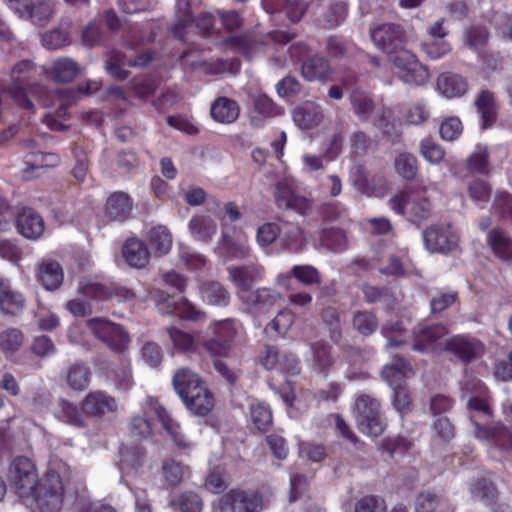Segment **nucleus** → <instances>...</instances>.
Listing matches in <instances>:
<instances>
[{
  "label": "nucleus",
  "mask_w": 512,
  "mask_h": 512,
  "mask_svg": "<svg viewBox=\"0 0 512 512\" xmlns=\"http://www.w3.org/2000/svg\"><path fill=\"white\" fill-rule=\"evenodd\" d=\"M312 367L315 371L326 373L334 363L331 354V346L325 342L318 341L312 344Z\"/></svg>",
  "instance_id": "nucleus-41"
},
{
  "label": "nucleus",
  "mask_w": 512,
  "mask_h": 512,
  "mask_svg": "<svg viewBox=\"0 0 512 512\" xmlns=\"http://www.w3.org/2000/svg\"><path fill=\"white\" fill-rule=\"evenodd\" d=\"M162 470L165 480L170 486L178 485L189 474L187 466H183L174 460L163 462Z\"/></svg>",
  "instance_id": "nucleus-56"
},
{
  "label": "nucleus",
  "mask_w": 512,
  "mask_h": 512,
  "mask_svg": "<svg viewBox=\"0 0 512 512\" xmlns=\"http://www.w3.org/2000/svg\"><path fill=\"white\" fill-rule=\"evenodd\" d=\"M280 244L284 249L292 252H301L306 245L305 232L302 227L293 223H286L279 236Z\"/></svg>",
  "instance_id": "nucleus-31"
},
{
  "label": "nucleus",
  "mask_w": 512,
  "mask_h": 512,
  "mask_svg": "<svg viewBox=\"0 0 512 512\" xmlns=\"http://www.w3.org/2000/svg\"><path fill=\"white\" fill-rule=\"evenodd\" d=\"M181 400L191 413L198 416L207 415L214 407V396L206 385Z\"/></svg>",
  "instance_id": "nucleus-24"
},
{
  "label": "nucleus",
  "mask_w": 512,
  "mask_h": 512,
  "mask_svg": "<svg viewBox=\"0 0 512 512\" xmlns=\"http://www.w3.org/2000/svg\"><path fill=\"white\" fill-rule=\"evenodd\" d=\"M189 229L201 240H209L216 233L217 224L209 216L196 215L190 220Z\"/></svg>",
  "instance_id": "nucleus-48"
},
{
  "label": "nucleus",
  "mask_w": 512,
  "mask_h": 512,
  "mask_svg": "<svg viewBox=\"0 0 512 512\" xmlns=\"http://www.w3.org/2000/svg\"><path fill=\"white\" fill-rule=\"evenodd\" d=\"M78 291L82 295L96 300H106L112 296V290L110 288L99 282L90 280H82L79 283Z\"/></svg>",
  "instance_id": "nucleus-57"
},
{
  "label": "nucleus",
  "mask_w": 512,
  "mask_h": 512,
  "mask_svg": "<svg viewBox=\"0 0 512 512\" xmlns=\"http://www.w3.org/2000/svg\"><path fill=\"white\" fill-rule=\"evenodd\" d=\"M147 240L154 253L160 256L167 254L172 247V235L163 225L152 227L148 232Z\"/></svg>",
  "instance_id": "nucleus-37"
},
{
  "label": "nucleus",
  "mask_w": 512,
  "mask_h": 512,
  "mask_svg": "<svg viewBox=\"0 0 512 512\" xmlns=\"http://www.w3.org/2000/svg\"><path fill=\"white\" fill-rule=\"evenodd\" d=\"M349 100L353 113L361 120H369L376 110L372 95L361 88L353 89Z\"/></svg>",
  "instance_id": "nucleus-29"
},
{
  "label": "nucleus",
  "mask_w": 512,
  "mask_h": 512,
  "mask_svg": "<svg viewBox=\"0 0 512 512\" xmlns=\"http://www.w3.org/2000/svg\"><path fill=\"white\" fill-rule=\"evenodd\" d=\"M24 146L29 150L23 160L26 179L41 175L46 168L55 167L60 161L58 155L54 153L35 151L36 142L33 139L25 140Z\"/></svg>",
  "instance_id": "nucleus-10"
},
{
  "label": "nucleus",
  "mask_w": 512,
  "mask_h": 512,
  "mask_svg": "<svg viewBox=\"0 0 512 512\" xmlns=\"http://www.w3.org/2000/svg\"><path fill=\"white\" fill-rule=\"evenodd\" d=\"M471 494L486 504L491 503L496 497L497 491L494 485L486 478L474 481L470 487Z\"/></svg>",
  "instance_id": "nucleus-58"
},
{
  "label": "nucleus",
  "mask_w": 512,
  "mask_h": 512,
  "mask_svg": "<svg viewBox=\"0 0 512 512\" xmlns=\"http://www.w3.org/2000/svg\"><path fill=\"white\" fill-rule=\"evenodd\" d=\"M379 413H382L379 400L365 393L357 395L354 403L355 420L361 419L362 416L371 417Z\"/></svg>",
  "instance_id": "nucleus-49"
},
{
  "label": "nucleus",
  "mask_w": 512,
  "mask_h": 512,
  "mask_svg": "<svg viewBox=\"0 0 512 512\" xmlns=\"http://www.w3.org/2000/svg\"><path fill=\"white\" fill-rule=\"evenodd\" d=\"M64 501V483L59 472L50 469L36 486L28 502H34L39 512H60Z\"/></svg>",
  "instance_id": "nucleus-1"
},
{
  "label": "nucleus",
  "mask_w": 512,
  "mask_h": 512,
  "mask_svg": "<svg viewBox=\"0 0 512 512\" xmlns=\"http://www.w3.org/2000/svg\"><path fill=\"white\" fill-rule=\"evenodd\" d=\"M167 332L175 349L182 352L194 350L195 340L192 335L174 327L167 328Z\"/></svg>",
  "instance_id": "nucleus-61"
},
{
  "label": "nucleus",
  "mask_w": 512,
  "mask_h": 512,
  "mask_svg": "<svg viewBox=\"0 0 512 512\" xmlns=\"http://www.w3.org/2000/svg\"><path fill=\"white\" fill-rule=\"evenodd\" d=\"M466 80L453 73H443L437 79V88L439 92L447 98L460 97L467 91Z\"/></svg>",
  "instance_id": "nucleus-32"
},
{
  "label": "nucleus",
  "mask_w": 512,
  "mask_h": 512,
  "mask_svg": "<svg viewBox=\"0 0 512 512\" xmlns=\"http://www.w3.org/2000/svg\"><path fill=\"white\" fill-rule=\"evenodd\" d=\"M133 202L128 194L114 192L109 196L105 204L106 214L113 220L124 221L131 214Z\"/></svg>",
  "instance_id": "nucleus-27"
},
{
  "label": "nucleus",
  "mask_w": 512,
  "mask_h": 512,
  "mask_svg": "<svg viewBox=\"0 0 512 512\" xmlns=\"http://www.w3.org/2000/svg\"><path fill=\"white\" fill-rule=\"evenodd\" d=\"M37 73V66L30 59H22L15 63L10 70V83L7 93L25 109H32L33 103L27 98V93L32 92L33 76Z\"/></svg>",
  "instance_id": "nucleus-2"
},
{
  "label": "nucleus",
  "mask_w": 512,
  "mask_h": 512,
  "mask_svg": "<svg viewBox=\"0 0 512 512\" xmlns=\"http://www.w3.org/2000/svg\"><path fill=\"white\" fill-rule=\"evenodd\" d=\"M91 370L83 363H74L66 371V384L74 391L85 390L91 380Z\"/></svg>",
  "instance_id": "nucleus-35"
},
{
  "label": "nucleus",
  "mask_w": 512,
  "mask_h": 512,
  "mask_svg": "<svg viewBox=\"0 0 512 512\" xmlns=\"http://www.w3.org/2000/svg\"><path fill=\"white\" fill-rule=\"evenodd\" d=\"M9 478L16 494L25 503L33 496L40 482L35 465L29 458L23 456L16 457L12 461Z\"/></svg>",
  "instance_id": "nucleus-3"
},
{
  "label": "nucleus",
  "mask_w": 512,
  "mask_h": 512,
  "mask_svg": "<svg viewBox=\"0 0 512 512\" xmlns=\"http://www.w3.org/2000/svg\"><path fill=\"white\" fill-rule=\"evenodd\" d=\"M320 245L332 252H342L348 246L344 230L339 228H323L320 232Z\"/></svg>",
  "instance_id": "nucleus-39"
},
{
  "label": "nucleus",
  "mask_w": 512,
  "mask_h": 512,
  "mask_svg": "<svg viewBox=\"0 0 512 512\" xmlns=\"http://www.w3.org/2000/svg\"><path fill=\"white\" fill-rule=\"evenodd\" d=\"M87 326L111 350L122 353L128 347L129 336L120 325L103 318H93L87 321Z\"/></svg>",
  "instance_id": "nucleus-5"
},
{
  "label": "nucleus",
  "mask_w": 512,
  "mask_h": 512,
  "mask_svg": "<svg viewBox=\"0 0 512 512\" xmlns=\"http://www.w3.org/2000/svg\"><path fill=\"white\" fill-rule=\"evenodd\" d=\"M16 228L23 237L35 240L44 232V221L34 209L23 207L17 212Z\"/></svg>",
  "instance_id": "nucleus-19"
},
{
  "label": "nucleus",
  "mask_w": 512,
  "mask_h": 512,
  "mask_svg": "<svg viewBox=\"0 0 512 512\" xmlns=\"http://www.w3.org/2000/svg\"><path fill=\"white\" fill-rule=\"evenodd\" d=\"M253 105L255 110L266 117H273L282 114V110L271 98L263 93H257L253 96Z\"/></svg>",
  "instance_id": "nucleus-60"
},
{
  "label": "nucleus",
  "mask_w": 512,
  "mask_h": 512,
  "mask_svg": "<svg viewBox=\"0 0 512 512\" xmlns=\"http://www.w3.org/2000/svg\"><path fill=\"white\" fill-rule=\"evenodd\" d=\"M219 249L222 254L229 258H245L250 252L248 239L243 233H239L235 240L223 234Z\"/></svg>",
  "instance_id": "nucleus-38"
},
{
  "label": "nucleus",
  "mask_w": 512,
  "mask_h": 512,
  "mask_svg": "<svg viewBox=\"0 0 512 512\" xmlns=\"http://www.w3.org/2000/svg\"><path fill=\"white\" fill-rule=\"evenodd\" d=\"M390 207L414 220L426 219L431 211L430 201L414 193L402 192L390 199Z\"/></svg>",
  "instance_id": "nucleus-6"
},
{
  "label": "nucleus",
  "mask_w": 512,
  "mask_h": 512,
  "mask_svg": "<svg viewBox=\"0 0 512 512\" xmlns=\"http://www.w3.org/2000/svg\"><path fill=\"white\" fill-rule=\"evenodd\" d=\"M152 423L147 416V412L143 416H133L130 421V433L132 437L142 440L152 435Z\"/></svg>",
  "instance_id": "nucleus-59"
},
{
  "label": "nucleus",
  "mask_w": 512,
  "mask_h": 512,
  "mask_svg": "<svg viewBox=\"0 0 512 512\" xmlns=\"http://www.w3.org/2000/svg\"><path fill=\"white\" fill-rule=\"evenodd\" d=\"M231 281L238 288L239 298L247 295L254 283L262 280L263 268L259 265L250 264L245 266H234L228 268Z\"/></svg>",
  "instance_id": "nucleus-16"
},
{
  "label": "nucleus",
  "mask_w": 512,
  "mask_h": 512,
  "mask_svg": "<svg viewBox=\"0 0 512 512\" xmlns=\"http://www.w3.org/2000/svg\"><path fill=\"white\" fill-rule=\"evenodd\" d=\"M445 349L455 354L462 362L469 363L484 352V345L478 339L457 335L445 342Z\"/></svg>",
  "instance_id": "nucleus-15"
},
{
  "label": "nucleus",
  "mask_w": 512,
  "mask_h": 512,
  "mask_svg": "<svg viewBox=\"0 0 512 512\" xmlns=\"http://www.w3.org/2000/svg\"><path fill=\"white\" fill-rule=\"evenodd\" d=\"M291 275L306 286L320 285L322 276L317 268L312 265H294Z\"/></svg>",
  "instance_id": "nucleus-54"
},
{
  "label": "nucleus",
  "mask_w": 512,
  "mask_h": 512,
  "mask_svg": "<svg viewBox=\"0 0 512 512\" xmlns=\"http://www.w3.org/2000/svg\"><path fill=\"white\" fill-rule=\"evenodd\" d=\"M25 306V298L11 288L7 279L0 277V308L7 314H18Z\"/></svg>",
  "instance_id": "nucleus-26"
},
{
  "label": "nucleus",
  "mask_w": 512,
  "mask_h": 512,
  "mask_svg": "<svg viewBox=\"0 0 512 512\" xmlns=\"http://www.w3.org/2000/svg\"><path fill=\"white\" fill-rule=\"evenodd\" d=\"M412 371L410 363L406 359L397 356L394 358L393 363L383 368L381 376L395 390L405 387L406 378Z\"/></svg>",
  "instance_id": "nucleus-21"
},
{
  "label": "nucleus",
  "mask_w": 512,
  "mask_h": 512,
  "mask_svg": "<svg viewBox=\"0 0 512 512\" xmlns=\"http://www.w3.org/2000/svg\"><path fill=\"white\" fill-rule=\"evenodd\" d=\"M358 430L369 437L377 438L386 429L387 421L383 413L374 416H362L356 420Z\"/></svg>",
  "instance_id": "nucleus-44"
},
{
  "label": "nucleus",
  "mask_w": 512,
  "mask_h": 512,
  "mask_svg": "<svg viewBox=\"0 0 512 512\" xmlns=\"http://www.w3.org/2000/svg\"><path fill=\"white\" fill-rule=\"evenodd\" d=\"M63 270L56 261L44 259L39 264L38 278L45 289L54 291L60 287L63 281Z\"/></svg>",
  "instance_id": "nucleus-30"
},
{
  "label": "nucleus",
  "mask_w": 512,
  "mask_h": 512,
  "mask_svg": "<svg viewBox=\"0 0 512 512\" xmlns=\"http://www.w3.org/2000/svg\"><path fill=\"white\" fill-rule=\"evenodd\" d=\"M250 417L255 427L262 432L267 431L272 425V412L264 402H252L250 405Z\"/></svg>",
  "instance_id": "nucleus-50"
},
{
  "label": "nucleus",
  "mask_w": 512,
  "mask_h": 512,
  "mask_svg": "<svg viewBox=\"0 0 512 512\" xmlns=\"http://www.w3.org/2000/svg\"><path fill=\"white\" fill-rule=\"evenodd\" d=\"M294 123L303 130H310L318 126L323 120L321 107L311 101H307L297 106L293 110Z\"/></svg>",
  "instance_id": "nucleus-20"
},
{
  "label": "nucleus",
  "mask_w": 512,
  "mask_h": 512,
  "mask_svg": "<svg viewBox=\"0 0 512 512\" xmlns=\"http://www.w3.org/2000/svg\"><path fill=\"white\" fill-rule=\"evenodd\" d=\"M475 105L481 117V127L487 129L493 125L496 120V104L494 94L483 90L477 97Z\"/></svg>",
  "instance_id": "nucleus-34"
},
{
  "label": "nucleus",
  "mask_w": 512,
  "mask_h": 512,
  "mask_svg": "<svg viewBox=\"0 0 512 512\" xmlns=\"http://www.w3.org/2000/svg\"><path fill=\"white\" fill-rule=\"evenodd\" d=\"M352 324L361 335L369 336L376 331L378 320L373 312L357 311L353 315Z\"/></svg>",
  "instance_id": "nucleus-52"
},
{
  "label": "nucleus",
  "mask_w": 512,
  "mask_h": 512,
  "mask_svg": "<svg viewBox=\"0 0 512 512\" xmlns=\"http://www.w3.org/2000/svg\"><path fill=\"white\" fill-rule=\"evenodd\" d=\"M420 154L431 164H439L445 156L444 149L430 139H423L420 142Z\"/></svg>",
  "instance_id": "nucleus-62"
},
{
  "label": "nucleus",
  "mask_w": 512,
  "mask_h": 512,
  "mask_svg": "<svg viewBox=\"0 0 512 512\" xmlns=\"http://www.w3.org/2000/svg\"><path fill=\"white\" fill-rule=\"evenodd\" d=\"M175 17L172 32L176 37L183 38L184 30L192 24L189 0H177Z\"/></svg>",
  "instance_id": "nucleus-51"
},
{
  "label": "nucleus",
  "mask_w": 512,
  "mask_h": 512,
  "mask_svg": "<svg viewBox=\"0 0 512 512\" xmlns=\"http://www.w3.org/2000/svg\"><path fill=\"white\" fill-rule=\"evenodd\" d=\"M448 327L443 324L421 325L413 332V350L421 353L435 352L445 345Z\"/></svg>",
  "instance_id": "nucleus-7"
},
{
  "label": "nucleus",
  "mask_w": 512,
  "mask_h": 512,
  "mask_svg": "<svg viewBox=\"0 0 512 512\" xmlns=\"http://www.w3.org/2000/svg\"><path fill=\"white\" fill-rule=\"evenodd\" d=\"M172 384L181 399L205 385L204 381L188 368L178 369L173 376Z\"/></svg>",
  "instance_id": "nucleus-23"
},
{
  "label": "nucleus",
  "mask_w": 512,
  "mask_h": 512,
  "mask_svg": "<svg viewBox=\"0 0 512 512\" xmlns=\"http://www.w3.org/2000/svg\"><path fill=\"white\" fill-rule=\"evenodd\" d=\"M147 403L149 411L158 418L163 429L179 449L190 450L194 447V444L188 441L182 434L179 423L170 416L168 411L162 405L153 399H149Z\"/></svg>",
  "instance_id": "nucleus-13"
},
{
  "label": "nucleus",
  "mask_w": 512,
  "mask_h": 512,
  "mask_svg": "<svg viewBox=\"0 0 512 512\" xmlns=\"http://www.w3.org/2000/svg\"><path fill=\"white\" fill-rule=\"evenodd\" d=\"M389 60L398 69L399 77L408 84L423 85L430 78L427 68L407 49L401 48L392 53Z\"/></svg>",
  "instance_id": "nucleus-4"
},
{
  "label": "nucleus",
  "mask_w": 512,
  "mask_h": 512,
  "mask_svg": "<svg viewBox=\"0 0 512 512\" xmlns=\"http://www.w3.org/2000/svg\"><path fill=\"white\" fill-rule=\"evenodd\" d=\"M54 13V4L50 0H31L25 19L38 26L46 25Z\"/></svg>",
  "instance_id": "nucleus-40"
},
{
  "label": "nucleus",
  "mask_w": 512,
  "mask_h": 512,
  "mask_svg": "<svg viewBox=\"0 0 512 512\" xmlns=\"http://www.w3.org/2000/svg\"><path fill=\"white\" fill-rule=\"evenodd\" d=\"M281 233V228L276 223H264L257 229L256 240L261 247H269Z\"/></svg>",
  "instance_id": "nucleus-64"
},
{
  "label": "nucleus",
  "mask_w": 512,
  "mask_h": 512,
  "mask_svg": "<svg viewBox=\"0 0 512 512\" xmlns=\"http://www.w3.org/2000/svg\"><path fill=\"white\" fill-rule=\"evenodd\" d=\"M23 333L16 328H7L0 333V349L4 353H14L23 344Z\"/></svg>",
  "instance_id": "nucleus-55"
},
{
  "label": "nucleus",
  "mask_w": 512,
  "mask_h": 512,
  "mask_svg": "<svg viewBox=\"0 0 512 512\" xmlns=\"http://www.w3.org/2000/svg\"><path fill=\"white\" fill-rule=\"evenodd\" d=\"M117 408L118 405L115 398L101 390L89 392L81 401L83 414L97 419L116 412Z\"/></svg>",
  "instance_id": "nucleus-12"
},
{
  "label": "nucleus",
  "mask_w": 512,
  "mask_h": 512,
  "mask_svg": "<svg viewBox=\"0 0 512 512\" xmlns=\"http://www.w3.org/2000/svg\"><path fill=\"white\" fill-rule=\"evenodd\" d=\"M322 319L328 325L330 338L338 343L342 337L341 323L337 310L333 307H327L322 311Z\"/></svg>",
  "instance_id": "nucleus-63"
},
{
  "label": "nucleus",
  "mask_w": 512,
  "mask_h": 512,
  "mask_svg": "<svg viewBox=\"0 0 512 512\" xmlns=\"http://www.w3.org/2000/svg\"><path fill=\"white\" fill-rule=\"evenodd\" d=\"M274 198L278 208L294 211L300 215H305L312 209L311 200L298 194L286 180L276 184Z\"/></svg>",
  "instance_id": "nucleus-8"
},
{
  "label": "nucleus",
  "mask_w": 512,
  "mask_h": 512,
  "mask_svg": "<svg viewBox=\"0 0 512 512\" xmlns=\"http://www.w3.org/2000/svg\"><path fill=\"white\" fill-rule=\"evenodd\" d=\"M150 53L138 55L134 60L121 52H114L106 62V71L114 78L124 80L128 78L129 72L124 69L126 65L143 67L151 61Z\"/></svg>",
  "instance_id": "nucleus-18"
},
{
  "label": "nucleus",
  "mask_w": 512,
  "mask_h": 512,
  "mask_svg": "<svg viewBox=\"0 0 512 512\" xmlns=\"http://www.w3.org/2000/svg\"><path fill=\"white\" fill-rule=\"evenodd\" d=\"M210 114L216 122L231 124L238 119L240 106L231 98L218 97L211 105Z\"/></svg>",
  "instance_id": "nucleus-25"
},
{
  "label": "nucleus",
  "mask_w": 512,
  "mask_h": 512,
  "mask_svg": "<svg viewBox=\"0 0 512 512\" xmlns=\"http://www.w3.org/2000/svg\"><path fill=\"white\" fill-rule=\"evenodd\" d=\"M54 413L58 419L70 425L77 427H83L85 425L83 412H80L74 403L67 400H60Z\"/></svg>",
  "instance_id": "nucleus-43"
},
{
  "label": "nucleus",
  "mask_w": 512,
  "mask_h": 512,
  "mask_svg": "<svg viewBox=\"0 0 512 512\" xmlns=\"http://www.w3.org/2000/svg\"><path fill=\"white\" fill-rule=\"evenodd\" d=\"M451 501L431 491L419 493L415 499V512H454Z\"/></svg>",
  "instance_id": "nucleus-22"
},
{
  "label": "nucleus",
  "mask_w": 512,
  "mask_h": 512,
  "mask_svg": "<svg viewBox=\"0 0 512 512\" xmlns=\"http://www.w3.org/2000/svg\"><path fill=\"white\" fill-rule=\"evenodd\" d=\"M248 309L254 313H261L271 310L283 300V295L277 290L261 287L243 295L242 299Z\"/></svg>",
  "instance_id": "nucleus-17"
},
{
  "label": "nucleus",
  "mask_w": 512,
  "mask_h": 512,
  "mask_svg": "<svg viewBox=\"0 0 512 512\" xmlns=\"http://www.w3.org/2000/svg\"><path fill=\"white\" fill-rule=\"evenodd\" d=\"M261 510V499L243 490H230L219 500V512H260Z\"/></svg>",
  "instance_id": "nucleus-9"
},
{
  "label": "nucleus",
  "mask_w": 512,
  "mask_h": 512,
  "mask_svg": "<svg viewBox=\"0 0 512 512\" xmlns=\"http://www.w3.org/2000/svg\"><path fill=\"white\" fill-rule=\"evenodd\" d=\"M394 167L401 177L412 180L418 171L417 159L411 153H400L394 160Z\"/></svg>",
  "instance_id": "nucleus-53"
},
{
  "label": "nucleus",
  "mask_w": 512,
  "mask_h": 512,
  "mask_svg": "<svg viewBox=\"0 0 512 512\" xmlns=\"http://www.w3.org/2000/svg\"><path fill=\"white\" fill-rule=\"evenodd\" d=\"M374 44L386 54L391 55L402 48L403 33L398 25L385 23L371 30Z\"/></svg>",
  "instance_id": "nucleus-14"
},
{
  "label": "nucleus",
  "mask_w": 512,
  "mask_h": 512,
  "mask_svg": "<svg viewBox=\"0 0 512 512\" xmlns=\"http://www.w3.org/2000/svg\"><path fill=\"white\" fill-rule=\"evenodd\" d=\"M487 241L497 257L503 260L512 259V239L505 231L499 228L492 229Z\"/></svg>",
  "instance_id": "nucleus-36"
},
{
  "label": "nucleus",
  "mask_w": 512,
  "mask_h": 512,
  "mask_svg": "<svg viewBox=\"0 0 512 512\" xmlns=\"http://www.w3.org/2000/svg\"><path fill=\"white\" fill-rule=\"evenodd\" d=\"M199 290L202 300L209 305L226 306L230 301L229 292L219 282H203L200 284Z\"/></svg>",
  "instance_id": "nucleus-33"
},
{
  "label": "nucleus",
  "mask_w": 512,
  "mask_h": 512,
  "mask_svg": "<svg viewBox=\"0 0 512 512\" xmlns=\"http://www.w3.org/2000/svg\"><path fill=\"white\" fill-rule=\"evenodd\" d=\"M466 168L471 174H488L489 153L486 146L475 147L473 153L466 160Z\"/></svg>",
  "instance_id": "nucleus-47"
},
{
  "label": "nucleus",
  "mask_w": 512,
  "mask_h": 512,
  "mask_svg": "<svg viewBox=\"0 0 512 512\" xmlns=\"http://www.w3.org/2000/svg\"><path fill=\"white\" fill-rule=\"evenodd\" d=\"M50 73L56 81L66 83L78 75L79 67L71 58H59L53 62Z\"/></svg>",
  "instance_id": "nucleus-42"
},
{
  "label": "nucleus",
  "mask_w": 512,
  "mask_h": 512,
  "mask_svg": "<svg viewBox=\"0 0 512 512\" xmlns=\"http://www.w3.org/2000/svg\"><path fill=\"white\" fill-rule=\"evenodd\" d=\"M328 71L329 63L323 57L314 56L302 64V75L308 81L324 79Z\"/></svg>",
  "instance_id": "nucleus-46"
},
{
  "label": "nucleus",
  "mask_w": 512,
  "mask_h": 512,
  "mask_svg": "<svg viewBox=\"0 0 512 512\" xmlns=\"http://www.w3.org/2000/svg\"><path fill=\"white\" fill-rule=\"evenodd\" d=\"M424 242L431 252L449 253L458 246V237L450 225H432L424 233Z\"/></svg>",
  "instance_id": "nucleus-11"
},
{
  "label": "nucleus",
  "mask_w": 512,
  "mask_h": 512,
  "mask_svg": "<svg viewBox=\"0 0 512 512\" xmlns=\"http://www.w3.org/2000/svg\"><path fill=\"white\" fill-rule=\"evenodd\" d=\"M123 256L131 267L138 269L144 268L150 259V253L145 243L137 238H130L125 242Z\"/></svg>",
  "instance_id": "nucleus-28"
},
{
  "label": "nucleus",
  "mask_w": 512,
  "mask_h": 512,
  "mask_svg": "<svg viewBox=\"0 0 512 512\" xmlns=\"http://www.w3.org/2000/svg\"><path fill=\"white\" fill-rule=\"evenodd\" d=\"M474 425V436L481 441H493L496 445H504L505 441L502 434L505 433V427L497 424L492 427L484 426L479 423L476 416L470 417Z\"/></svg>",
  "instance_id": "nucleus-45"
}]
</instances>
